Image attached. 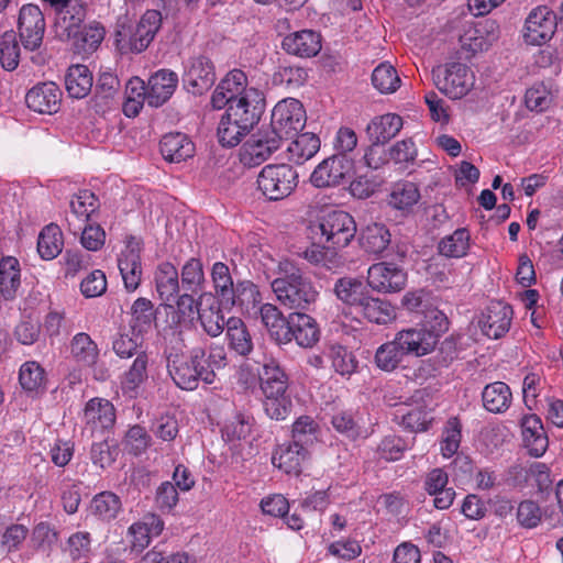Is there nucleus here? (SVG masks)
Wrapping results in <instances>:
<instances>
[{
    "label": "nucleus",
    "mask_w": 563,
    "mask_h": 563,
    "mask_svg": "<svg viewBox=\"0 0 563 563\" xmlns=\"http://www.w3.org/2000/svg\"><path fill=\"white\" fill-rule=\"evenodd\" d=\"M278 274L271 286L279 303L299 312L311 310L319 291L302 269L289 261H284L279 263Z\"/></svg>",
    "instance_id": "obj_1"
},
{
    "label": "nucleus",
    "mask_w": 563,
    "mask_h": 563,
    "mask_svg": "<svg viewBox=\"0 0 563 563\" xmlns=\"http://www.w3.org/2000/svg\"><path fill=\"white\" fill-rule=\"evenodd\" d=\"M205 356L206 351L202 347L192 349L188 356L172 349L166 355V361L174 383L186 390L196 389L199 380L212 384L216 374L210 366L203 364Z\"/></svg>",
    "instance_id": "obj_2"
},
{
    "label": "nucleus",
    "mask_w": 563,
    "mask_h": 563,
    "mask_svg": "<svg viewBox=\"0 0 563 563\" xmlns=\"http://www.w3.org/2000/svg\"><path fill=\"white\" fill-rule=\"evenodd\" d=\"M419 334L416 332H409L404 329L396 333L394 340L382 344L375 353L374 362L376 366L385 372H393L401 364L405 356L426 355V349L429 347V342H420Z\"/></svg>",
    "instance_id": "obj_3"
},
{
    "label": "nucleus",
    "mask_w": 563,
    "mask_h": 563,
    "mask_svg": "<svg viewBox=\"0 0 563 563\" xmlns=\"http://www.w3.org/2000/svg\"><path fill=\"white\" fill-rule=\"evenodd\" d=\"M312 231H319L323 243L333 250L346 247L355 238L357 228L354 218L346 211L332 210L322 214Z\"/></svg>",
    "instance_id": "obj_4"
},
{
    "label": "nucleus",
    "mask_w": 563,
    "mask_h": 563,
    "mask_svg": "<svg viewBox=\"0 0 563 563\" xmlns=\"http://www.w3.org/2000/svg\"><path fill=\"white\" fill-rule=\"evenodd\" d=\"M162 14L157 10H147L134 25L117 32V47L121 54L144 52L161 27Z\"/></svg>",
    "instance_id": "obj_5"
},
{
    "label": "nucleus",
    "mask_w": 563,
    "mask_h": 563,
    "mask_svg": "<svg viewBox=\"0 0 563 563\" xmlns=\"http://www.w3.org/2000/svg\"><path fill=\"white\" fill-rule=\"evenodd\" d=\"M299 175L289 164H268L257 176V187L272 201L287 198L298 186Z\"/></svg>",
    "instance_id": "obj_6"
},
{
    "label": "nucleus",
    "mask_w": 563,
    "mask_h": 563,
    "mask_svg": "<svg viewBox=\"0 0 563 563\" xmlns=\"http://www.w3.org/2000/svg\"><path fill=\"white\" fill-rule=\"evenodd\" d=\"M432 78L437 88L451 99H461L474 86V75L462 63H449L432 70Z\"/></svg>",
    "instance_id": "obj_7"
},
{
    "label": "nucleus",
    "mask_w": 563,
    "mask_h": 563,
    "mask_svg": "<svg viewBox=\"0 0 563 563\" xmlns=\"http://www.w3.org/2000/svg\"><path fill=\"white\" fill-rule=\"evenodd\" d=\"M306 123V111L302 103L297 99H285L279 101L273 109L269 129L280 140L291 137L303 129Z\"/></svg>",
    "instance_id": "obj_8"
},
{
    "label": "nucleus",
    "mask_w": 563,
    "mask_h": 563,
    "mask_svg": "<svg viewBox=\"0 0 563 563\" xmlns=\"http://www.w3.org/2000/svg\"><path fill=\"white\" fill-rule=\"evenodd\" d=\"M353 166V157L333 154L314 168L310 183L317 188L339 186L351 177Z\"/></svg>",
    "instance_id": "obj_9"
},
{
    "label": "nucleus",
    "mask_w": 563,
    "mask_h": 563,
    "mask_svg": "<svg viewBox=\"0 0 563 563\" xmlns=\"http://www.w3.org/2000/svg\"><path fill=\"white\" fill-rule=\"evenodd\" d=\"M266 101L264 93L256 88H250L235 101L230 103L225 113L242 123V126L249 128L251 131L260 122L265 111Z\"/></svg>",
    "instance_id": "obj_10"
},
{
    "label": "nucleus",
    "mask_w": 563,
    "mask_h": 563,
    "mask_svg": "<svg viewBox=\"0 0 563 563\" xmlns=\"http://www.w3.org/2000/svg\"><path fill=\"white\" fill-rule=\"evenodd\" d=\"M556 25V14L549 7L540 5L526 19L523 40L529 45H543L552 38Z\"/></svg>",
    "instance_id": "obj_11"
},
{
    "label": "nucleus",
    "mask_w": 563,
    "mask_h": 563,
    "mask_svg": "<svg viewBox=\"0 0 563 563\" xmlns=\"http://www.w3.org/2000/svg\"><path fill=\"white\" fill-rule=\"evenodd\" d=\"M18 29L24 49L31 52L37 49L45 32L43 11L32 2L23 5L19 14Z\"/></svg>",
    "instance_id": "obj_12"
},
{
    "label": "nucleus",
    "mask_w": 563,
    "mask_h": 563,
    "mask_svg": "<svg viewBox=\"0 0 563 563\" xmlns=\"http://www.w3.org/2000/svg\"><path fill=\"white\" fill-rule=\"evenodd\" d=\"M216 81V69L212 60L203 55L188 60L183 75V82L188 92L201 96Z\"/></svg>",
    "instance_id": "obj_13"
},
{
    "label": "nucleus",
    "mask_w": 563,
    "mask_h": 563,
    "mask_svg": "<svg viewBox=\"0 0 563 563\" xmlns=\"http://www.w3.org/2000/svg\"><path fill=\"white\" fill-rule=\"evenodd\" d=\"M282 142L269 128L262 129L243 144L241 161L245 165H260L280 147Z\"/></svg>",
    "instance_id": "obj_14"
},
{
    "label": "nucleus",
    "mask_w": 563,
    "mask_h": 563,
    "mask_svg": "<svg viewBox=\"0 0 563 563\" xmlns=\"http://www.w3.org/2000/svg\"><path fill=\"white\" fill-rule=\"evenodd\" d=\"M407 273L394 263L373 264L367 272L368 286L379 292H396L405 288Z\"/></svg>",
    "instance_id": "obj_15"
},
{
    "label": "nucleus",
    "mask_w": 563,
    "mask_h": 563,
    "mask_svg": "<svg viewBox=\"0 0 563 563\" xmlns=\"http://www.w3.org/2000/svg\"><path fill=\"white\" fill-rule=\"evenodd\" d=\"M512 319V309L503 301H492L483 311L478 327L489 339H499L504 336L510 328Z\"/></svg>",
    "instance_id": "obj_16"
},
{
    "label": "nucleus",
    "mask_w": 563,
    "mask_h": 563,
    "mask_svg": "<svg viewBox=\"0 0 563 563\" xmlns=\"http://www.w3.org/2000/svg\"><path fill=\"white\" fill-rule=\"evenodd\" d=\"M55 14V26L62 35L77 36L86 19L87 9L82 2H48Z\"/></svg>",
    "instance_id": "obj_17"
},
{
    "label": "nucleus",
    "mask_w": 563,
    "mask_h": 563,
    "mask_svg": "<svg viewBox=\"0 0 563 563\" xmlns=\"http://www.w3.org/2000/svg\"><path fill=\"white\" fill-rule=\"evenodd\" d=\"M423 320L420 327L407 329L409 332L419 334V343L429 342V347L426 349V355L433 351L439 342L440 336L448 331L449 320L446 316L439 309L433 308L431 305L422 313ZM418 341V339H416Z\"/></svg>",
    "instance_id": "obj_18"
},
{
    "label": "nucleus",
    "mask_w": 563,
    "mask_h": 563,
    "mask_svg": "<svg viewBox=\"0 0 563 563\" xmlns=\"http://www.w3.org/2000/svg\"><path fill=\"white\" fill-rule=\"evenodd\" d=\"M221 308H223L222 305L216 300L211 292L199 295L198 319L205 332L212 338L220 335L224 329L227 330V320Z\"/></svg>",
    "instance_id": "obj_19"
},
{
    "label": "nucleus",
    "mask_w": 563,
    "mask_h": 563,
    "mask_svg": "<svg viewBox=\"0 0 563 563\" xmlns=\"http://www.w3.org/2000/svg\"><path fill=\"white\" fill-rule=\"evenodd\" d=\"M62 101V91L59 87L52 82H41L31 88L26 96V106L38 113L53 114L59 110Z\"/></svg>",
    "instance_id": "obj_20"
},
{
    "label": "nucleus",
    "mask_w": 563,
    "mask_h": 563,
    "mask_svg": "<svg viewBox=\"0 0 563 563\" xmlns=\"http://www.w3.org/2000/svg\"><path fill=\"white\" fill-rule=\"evenodd\" d=\"M115 408L107 399L92 398L86 404L84 420L91 432L110 430L115 423Z\"/></svg>",
    "instance_id": "obj_21"
},
{
    "label": "nucleus",
    "mask_w": 563,
    "mask_h": 563,
    "mask_svg": "<svg viewBox=\"0 0 563 563\" xmlns=\"http://www.w3.org/2000/svg\"><path fill=\"white\" fill-rule=\"evenodd\" d=\"M147 103L158 108L170 99L178 85V75L169 69H159L148 81Z\"/></svg>",
    "instance_id": "obj_22"
},
{
    "label": "nucleus",
    "mask_w": 563,
    "mask_h": 563,
    "mask_svg": "<svg viewBox=\"0 0 563 563\" xmlns=\"http://www.w3.org/2000/svg\"><path fill=\"white\" fill-rule=\"evenodd\" d=\"M282 47L301 58L313 57L321 51V35L311 30L294 32L284 37Z\"/></svg>",
    "instance_id": "obj_23"
},
{
    "label": "nucleus",
    "mask_w": 563,
    "mask_h": 563,
    "mask_svg": "<svg viewBox=\"0 0 563 563\" xmlns=\"http://www.w3.org/2000/svg\"><path fill=\"white\" fill-rule=\"evenodd\" d=\"M522 441L529 454L534 457L542 456L549 445L547 433L541 419L537 415L523 416L520 422Z\"/></svg>",
    "instance_id": "obj_24"
},
{
    "label": "nucleus",
    "mask_w": 563,
    "mask_h": 563,
    "mask_svg": "<svg viewBox=\"0 0 563 563\" xmlns=\"http://www.w3.org/2000/svg\"><path fill=\"white\" fill-rule=\"evenodd\" d=\"M290 342L292 340L305 349L313 347L320 340L321 331L317 321L309 314L295 311L290 313Z\"/></svg>",
    "instance_id": "obj_25"
},
{
    "label": "nucleus",
    "mask_w": 563,
    "mask_h": 563,
    "mask_svg": "<svg viewBox=\"0 0 563 563\" xmlns=\"http://www.w3.org/2000/svg\"><path fill=\"white\" fill-rule=\"evenodd\" d=\"M161 154L169 163H181L195 154L194 142L184 133L165 134L159 142Z\"/></svg>",
    "instance_id": "obj_26"
},
{
    "label": "nucleus",
    "mask_w": 563,
    "mask_h": 563,
    "mask_svg": "<svg viewBox=\"0 0 563 563\" xmlns=\"http://www.w3.org/2000/svg\"><path fill=\"white\" fill-rule=\"evenodd\" d=\"M260 382L265 397L284 396L288 389V376L275 358L264 362Z\"/></svg>",
    "instance_id": "obj_27"
},
{
    "label": "nucleus",
    "mask_w": 563,
    "mask_h": 563,
    "mask_svg": "<svg viewBox=\"0 0 563 563\" xmlns=\"http://www.w3.org/2000/svg\"><path fill=\"white\" fill-rule=\"evenodd\" d=\"M154 280L159 298L166 303L175 301L181 289L177 268L169 262L161 263L156 267Z\"/></svg>",
    "instance_id": "obj_28"
},
{
    "label": "nucleus",
    "mask_w": 563,
    "mask_h": 563,
    "mask_svg": "<svg viewBox=\"0 0 563 563\" xmlns=\"http://www.w3.org/2000/svg\"><path fill=\"white\" fill-rule=\"evenodd\" d=\"M401 128V117L387 113L374 118L367 125L366 133L372 143L385 145L399 133Z\"/></svg>",
    "instance_id": "obj_29"
},
{
    "label": "nucleus",
    "mask_w": 563,
    "mask_h": 563,
    "mask_svg": "<svg viewBox=\"0 0 563 563\" xmlns=\"http://www.w3.org/2000/svg\"><path fill=\"white\" fill-rule=\"evenodd\" d=\"M310 455V451L305 449L303 446L295 448V442H289L288 444H282L273 454L272 461L273 464L280 470H284L287 474H300L301 473V464L305 462Z\"/></svg>",
    "instance_id": "obj_30"
},
{
    "label": "nucleus",
    "mask_w": 563,
    "mask_h": 563,
    "mask_svg": "<svg viewBox=\"0 0 563 563\" xmlns=\"http://www.w3.org/2000/svg\"><path fill=\"white\" fill-rule=\"evenodd\" d=\"M225 338L229 349L240 356L247 357L254 349L251 333L240 318L231 317L227 320Z\"/></svg>",
    "instance_id": "obj_31"
},
{
    "label": "nucleus",
    "mask_w": 563,
    "mask_h": 563,
    "mask_svg": "<svg viewBox=\"0 0 563 563\" xmlns=\"http://www.w3.org/2000/svg\"><path fill=\"white\" fill-rule=\"evenodd\" d=\"M333 291L339 300L357 310L371 292L361 279L353 277L339 278L334 284Z\"/></svg>",
    "instance_id": "obj_32"
},
{
    "label": "nucleus",
    "mask_w": 563,
    "mask_h": 563,
    "mask_svg": "<svg viewBox=\"0 0 563 563\" xmlns=\"http://www.w3.org/2000/svg\"><path fill=\"white\" fill-rule=\"evenodd\" d=\"M390 232L382 223H371L358 235L360 246L368 254H382L390 244Z\"/></svg>",
    "instance_id": "obj_33"
},
{
    "label": "nucleus",
    "mask_w": 563,
    "mask_h": 563,
    "mask_svg": "<svg viewBox=\"0 0 563 563\" xmlns=\"http://www.w3.org/2000/svg\"><path fill=\"white\" fill-rule=\"evenodd\" d=\"M261 299L262 297L257 286L251 280L243 279L235 283V288L229 297V302L224 303L222 307L224 309L239 307L242 311L249 312L251 309L256 308Z\"/></svg>",
    "instance_id": "obj_34"
},
{
    "label": "nucleus",
    "mask_w": 563,
    "mask_h": 563,
    "mask_svg": "<svg viewBox=\"0 0 563 563\" xmlns=\"http://www.w3.org/2000/svg\"><path fill=\"white\" fill-rule=\"evenodd\" d=\"M21 285L20 264L15 257L7 256L0 261V294L4 300H13Z\"/></svg>",
    "instance_id": "obj_35"
},
{
    "label": "nucleus",
    "mask_w": 563,
    "mask_h": 563,
    "mask_svg": "<svg viewBox=\"0 0 563 563\" xmlns=\"http://www.w3.org/2000/svg\"><path fill=\"white\" fill-rule=\"evenodd\" d=\"M332 428L349 440L355 441L367 437V430L360 424L357 411L342 409L331 416Z\"/></svg>",
    "instance_id": "obj_36"
},
{
    "label": "nucleus",
    "mask_w": 563,
    "mask_h": 563,
    "mask_svg": "<svg viewBox=\"0 0 563 563\" xmlns=\"http://www.w3.org/2000/svg\"><path fill=\"white\" fill-rule=\"evenodd\" d=\"M93 79L89 68L85 65H73L65 76V86L71 98H85L92 88Z\"/></svg>",
    "instance_id": "obj_37"
},
{
    "label": "nucleus",
    "mask_w": 563,
    "mask_h": 563,
    "mask_svg": "<svg viewBox=\"0 0 563 563\" xmlns=\"http://www.w3.org/2000/svg\"><path fill=\"white\" fill-rule=\"evenodd\" d=\"M511 398V390L504 382L488 384L482 393L483 406L494 413L506 411L510 406Z\"/></svg>",
    "instance_id": "obj_38"
},
{
    "label": "nucleus",
    "mask_w": 563,
    "mask_h": 563,
    "mask_svg": "<svg viewBox=\"0 0 563 563\" xmlns=\"http://www.w3.org/2000/svg\"><path fill=\"white\" fill-rule=\"evenodd\" d=\"M319 150L320 139L310 132L297 134L287 147L289 159L299 165L312 158Z\"/></svg>",
    "instance_id": "obj_39"
},
{
    "label": "nucleus",
    "mask_w": 563,
    "mask_h": 563,
    "mask_svg": "<svg viewBox=\"0 0 563 563\" xmlns=\"http://www.w3.org/2000/svg\"><path fill=\"white\" fill-rule=\"evenodd\" d=\"M358 312L369 322L376 324H388L396 319V311L391 303L387 300L367 296Z\"/></svg>",
    "instance_id": "obj_40"
},
{
    "label": "nucleus",
    "mask_w": 563,
    "mask_h": 563,
    "mask_svg": "<svg viewBox=\"0 0 563 563\" xmlns=\"http://www.w3.org/2000/svg\"><path fill=\"white\" fill-rule=\"evenodd\" d=\"M124 286L129 291H134L142 278L141 256L134 249H129L118 261Z\"/></svg>",
    "instance_id": "obj_41"
},
{
    "label": "nucleus",
    "mask_w": 563,
    "mask_h": 563,
    "mask_svg": "<svg viewBox=\"0 0 563 563\" xmlns=\"http://www.w3.org/2000/svg\"><path fill=\"white\" fill-rule=\"evenodd\" d=\"M63 232L57 224L51 223L42 229L37 240V251L43 260L58 256L63 250Z\"/></svg>",
    "instance_id": "obj_42"
},
{
    "label": "nucleus",
    "mask_w": 563,
    "mask_h": 563,
    "mask_svg": "<svg viewBox=\"0 0 563 563\" xmlns=\"http://www.w3.org/2000/svg\"><path fill=\"white\" fill-rule=\"evenodd\" d=\"M320 432V427L312 417L300 416L292 423L291 441L295 442V448L301 445L310 451V448L318 441Z\"/></svg>",
    "instance_id": "obj_43"
},
{
    "label": "nucleus",
    "mask_w": 563,
    "mask_h": 563,
    "mask_svg": "<svg viewBox=\"0 0 563 563\" xmlns=\"http://www.w3.org/2000/svg\"><path fill=\"white\" fill-rule=\"evenodd\" d=\"M211 280L214 289L212 296L220 305L228 303L235 288L229 266L223 262H216L211 267Z\"/></svg>",
    "instance_id": "obj_44"
},
{
    "label": "nucleus",
    "mask_w": 563,
    "mask_h": 563,
    "mask_svg": "<svg viewBox=\"0 0 563 563\" xmlns=\"http://www.w3.org/2000/svg\"><path fill=\"white\" fill-rule=\"evenodd\" d=\"M68 230L74 235L81 233V244L88 251L100 250L106 241V232L99 224H90L88 222L76 223L75 221L66 218Z\"/></svg>",
    "instance_id": "obj_45"
},
{
    "label": "nucleus",
    "mask_w": 563,
    "mask_h": 563,
    "mask_svg": "<svg viewBox=\"0 0 563 563\" xmlns=\"http://www.w3.org/2000/svg\"><path fill=\"white\" fill-rule=\"evenodd\" d=\"M420 199L418 186L411 181L397 183L389 195L388 203L405 213L412 210Z\"/></svg>",
    "instance_id": "obj_46"
},
{
    "label": "nucleus",
    "mask_w": 563,
    "mask_h": 563,
    "mask_svg": "<svg viewBox=\"0 0 563 563\" xmlns=\"http://www.w3.org/2000/svg\"><path fill=\"white\" fill-rule=\"evenodd\" d=\"M471 234L467 229H456L452 234L444 236L438 244L439 254L445 257L460 258L467 254Z\"/></svg>",
    "instance_id": "obj_47"
},
{
    "label": "nucleus",
    "mask_w": 563,
    "mask_h": 563,
    "mask_svg": "<svg viewBox=\"0 0 563 563\" xmlns=\"http://www.w3.org/2000/svg\"><path fill=\"white\" fill-rule=\"evenodd\" d=\"M179 282L184 291L200 292L203 290L206 276L200 258L191 257L183 265Z\"/></svg>",
    "instance_id": "obj_48"
},
{
    "label": "nucleus",
    "mask_w": 563,
    "mask_h": 563,
    "mask_svg": "<svg viewBox=\"0 0 563 563\" xmlns=\"http://www.w3.org/2000/svg\"><path fill=\"white\" fill-rule=\"evenodd\" d=\"M70 354L77 363L92 366L98 360L99 350L89 334L80 332L70 342Z\"/></svg>",
    "instance_id": "obj_49"
},
{
    "label": "nucleus",
    "mask_w": 563,
    "mask_h": 563,
    "mask_svg": "<svg viewBox=\"0 0 563 563\" xmlns=\"http://www.w3.org/2000/svg\"><path fill=\"white\" fill-rule=\"evenodd\" d=\"M251 130L242 126V123L235 122L232 117L224 113L220 120L217 135L218 141L223 147H234L241 143Z\"/></svg>",
    "instance_id": "obj_50"
},
{
    "label": "nucleus",
    "mask_w": 563,
    "mask_h": 563,
    "mask_svg": "<svg viewBox=\"0 0 563 563\" xmlns=\"http://www.w3.org/2000/svg\"><path fill=\"white\" fill-rule=\"evenodd\" d=\"M130 331L132 333L146 332L152 321L154 320V309L151 300L146 298H139L134 301L131 308Z\"/></svg>",
    "instance_id": "obj_51"
},
{
    "label": "nucleus",
    "mask_w": 563,
    "mask_h": 563,
    "mask_svg": "<svg viewBox=\"0 0 563 563\" xmlns=\"http://www.w3.org/2000/svg\"><path fill=\"white\" fill-rule=\"evenodd\" d=\"M98 199L90 190H80L70 201L71 216L76 223L88 222L90 216L98 208Z\"/></svg>",
    "instance_id": "obj_52"
},
{
    "label": "nucleus",
    "mask_w": 563,
    "mask_h": 563,
    "mask_svg": "<svg viewBox=\"0 0 563 563\" xmlns=\"http://www.w3.org/2000/svg\"><path fill=\"white\" fill-rule=\"evenodd\" d=\"M329 357L333 369L341 376L350 377L358 368V361L347 347L334 344L330 346Z\"/></svg>",
    "instance_id": "obj_53"
},
{
    "label": "nucleus",
    "mask_w": 563,
    "mask_h": 563,
    "mask_svg": "<svg viewBox=\"0 0 563 563\" xmlns=\"http://www.w3.org/2000/svg\"><path fill=\"white\" fill-rule=\"evenodd\" d=\"M400 82L396 68L388 63H382L373 70L372 84L382 93L395 92Z\"/></svg>",
    "instance_id": "obj_54"
},
{
    "label": "nucleus",
    "mask_w": 563,
    "mask_h": 563,
    "mask_svg": "<svg viewBox=\"0 0 563 563\" xmlns=\"http://www.w3.org/2000/svg\"><path fill=\"white\" fill-rule=\"evenodd\" d=\"M460 49L457 51L459 59H471L477 52L484 49L486 38L483 33L476 27L467 29L462 35L459 36Z\"/></svg>",
    "instance_id": "obj_55"
},
{
    "label": "nucleus",
    "mask_w": 563,
    "mask_h": 563,
    "mask_svg": "<svg viewBox=\"0 0 563 563\" xmlns=\"http://www.w3.org/2000/svg\"><path fill=\"white\" fill-rule=\"evenodd\" d=\"M91 511L103 520H111L117 517L121 509L120 498L111 493L103 492L93 497Z\"/></svg>",
    "instance_id": "obj_56"
},
{
    "label": "nucleus",
    "mask_w": 563,
    "mask_h": 563,
    "mask_svg": "<svg viewBox=\"0 0 563 563\" xmlns=\"http://www.w3.org/2000/svg\"><path fill=\"white\" fill-rule=\"evenodd\" d=\"M20 46L13 31L5 32L0 42V62L5 70L12 71L19 65Z\"/></svg>",
    "instance_id": "obj_57"
},
{
    "label": "nucleus",
    "mask_w": 563,
    "mask_h": 563,
    "mask_svg": "<svg viewBox=\"0 0 563 563\" xmlns=\"http://www.w3.org/2000/svg\"><path fill=\"white\" fill-rule=\"evenodd\" d=\"M434 418L430 410L424 407H415L402 415L401 426L410 432L427 431Z\"/></svg>",
    "instance_id": "obj_58"
},
{
    "label": "nucleus",
    "mask_w": 563,
    "mask_h": 563,
    "mask_svg": "<svg viewBox=\"0 0 563 563\" xmlns=\"http://www.w3.org/2000/svg\"><path fill=\"white\" fill-rule=\"evenodd\" d=\"M148 356L145 352H140L132 366L125 373L123 388L129 391L135 390L143 382L147 379Z\"/></svg>",
    "instance_id": "obj_59"
},
{
    "label": "nucleus",
    "mask_w": 563,
    "mask_h": 563,
    "mask_svg": "<svg viewBox=\"0 0 563 563\" xmlns=\"http://www.w3.org/2000/svg\"><path fill=\"white\" fill-rule=\"evenodd\" d=\"M462 423L457 417L450 418L443 431V439L441 443V451L445 457L454 455L461 443Z\"/></svg>",
    "instance_id": "obj_60"
},
{
    "label": "nucleus",
    "mask_w": 563,
    "mask_h": 563,
    "mask_svg": "<svg viewBox=\"0 0 563 563\" xmlns=\"http://www.w3.org/2000/svg\"><path fill=\"white\" fill-rule=\"evenodd\" d=\"M152 438L146 429L140 424L132 426L124 438L125 449L133 455L144 453L151 445Z\"/></svg>",
    "instance_id": "obj_61"
},
{
    "label": "nucleus",
    "mask_w": 563,
    "mask_h": 563,
    "mask_svg": "<svg viewBox=\"0 0 563 563\" xmlns=\"http://www.w3.org/2000/svg\"><path fill=\"white\" fill-rule=\"evenodd\" d=\"M220 89H224L229 98H232V101L239 99L241 96H244L247 88V77L245 73L241 69H233L229 71L224 78L219 82Z\"/></svg>",
    "instance_id": "obj_62"
},
{
    "label": "nucleus",
    "mask_w": 563,
    "mask_h": 563,
    "mask_svg": "<svg viewBox=\"0 0 563 563\" xmlns=\"http://www.w3.org/2000/svg\"><path fill=\"white\" fill-rule=\"evenodd\" d=\"M45 379V372L36 362H26L21 366L19 380L23 389L37 390Z\"/></svg>",
    "instance_id": "obj_63"
},
{
    "label": "nucleus",
    "mask_w": 563,
    "mask_h": 563,
    "mask_svg": "<svg viewBox=\"0 0 563 563\" xmlns=\"http://www.w3.org/2000/svg\"><path fill=\"white\" fill-rule=\"evenodd\" d=\"M141 344V333H132L131 331L129 333L122 332L113 340L112 349L118 356L124 358L133 355L137 356Z\"/></svg>",
    "instance_id": "obj_64"
}]
</instances>
